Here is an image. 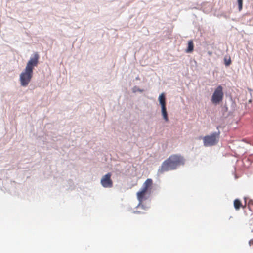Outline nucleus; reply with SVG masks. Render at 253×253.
<instances>
[{
	"mask_svg": "<svg viewBox=\"0 0 253 253\" xmlns=\"http://www.w3.org/2000/svg\"><path fill=\"white\" fill-rule=\"evenodd\" d=\"M239 11H240L243 8V0H237Z\"/></svg>",
	"mask_w": 253,
	"mask_h": 253,
	"instance_id": "4468645a",
	"label": "nucleus"
},
{
	"mask_svg": "<svg viewBox=\"0 0 253 253\" xmlns=\"http://www.w3.org/2000/svg\"><path fill=\"white\" fill-rule=\"evenodd\" d=\"M158 101L161 107L166 106V97L165 93H162L159 95Z\"/></svg>",
	"mask_w": 253,
	"mask_h": 253,
	"instance_id": "0eeeda50",
	"label": "nucleus"
},
{
	"mask_svg": "<svg viewBox=\"0 0 253 253\" xmlns=\"http://www.w3.org/2000/svg\"><path fill=\"white\" fill-rule=\"evenodd\" d=\"M139 207H140L142 209L145 210H147L149 208V207L145 206L144 204H142L141 203V205Z\"/></svg>",
	"mask_w": 253,
	"mask_h": 253,
	"instance_id": "f3484780",
	"label": "nucleus"
},
{
	"mask_svg": "<svg viewBox=\"0 0 253 253\" xmlns=\"http://www.w3.org/2000/svg\"><path fill=\"white\" fill-rule=\"evenodd\" d=\"M152 184H153L152 180L150 178H148L144 182V183H143L142 186L148 189L149 188L151 187Z\"/></svg>",
	"mask_w": 253,
	"mask_h": 253,
	"instance_id": "9b49d317",
	"label": "nucleus"
},
{
	"mask_svg": "<svg viewBox=\"0 0 253 253\" xmlns=\"http://www.w3.org/2000/svg\"><path fill=\"white\" fill-rule=\"evenodd\" d=\"M148 190V189H147L146 188H145L142 186L140 191L142 193H144V194H145L147 193Z\"/></svg>",
	"mask_w": 253,
	"mask_h": 253,
	"instance_id": "dca6fc26",
	"label": "nucleus"
},
{
	"mask_svg": "<svg viewBox=\"0 0 253 253\" xmlns=\"http://www.w3.org/2000/svg\"><path fill=\"white\" fill-rule=\"evenodd\" d=\"M234 206L236 210H239L242 206V203L241 201L238 199H236L234 201Z\"/></svg>",
	"mask_w": 253,
	"mask_h": 253,
	"instance_id": "f8f14e48",
	"label": "nucleus"
},
{
	"mask_svg": "<svg viewBox=\"0 0 253 253\" xmlns=\"http://www.w3.org/2000/svg\"><path fill=\"white\" fill-rule=\"evenodd\" d=\"M194 50V43L192 40H189L188 42L187 47L185 52L187 53H192Z\"/></svg>",
	"mask_w": 253,
	"mask_h": 253,
	"instance_id": "6e6552de",
	"label": "nucleus"
},
{
	"mask_svg": "<svg viewBox=\"0 0 253 253\" xmlns=\"http://www.w3.org/2000/svg\"><path fill=\"white\" fill-rule=\"evenodd\" d=\"M144 195L145 194L140 192V191L137 193V199L139 202L138 205L136 207V208H138L141 205V203L142 202V200L144 197Z\"/></svg>",
	"mask_w": 253,
	"mask_h": 253,
	"instance_id": "9d476101",
	"label": "nucleus"
},
{
	"mask_svg": "<svg viewBox=\"0 0 253 253\" xmlns=\"http://www.w3.org/2000/svg\"><path fill=\"white\" fill-rule=\"evenodd\" d=\"M134 213H140V212L139 211H134L133 212Z\"/></svg>",
	"mask_w": 253,
	"mask_h": 253,
	"instance_id": "6ab92c4d",
	"label": "nucleus"
},
{
	"mask_svg": "<svg viewBox=\"0 0 253 253\" xmlns=\"http://www.w3.org/2000/svg\"><path fill=\"white\" fill-rule=\"evenodd\" d=\"M112 174L108 172L102 176L101 179V184L104 188H111L113 186V181L111 178Z\"/></svg>",
	"mask_w": 253,
	"mask_h": 253,
	"instance_id": "423d86ee",
	"label": "nucleus"
},
{
	"mask_svg": "<svg viewBox=\"0 0 253 253\" xmlns=\"http://www.w3.org/2000/svg\"><path fill=\"white\" fill-rule=\"evenodd\" d=\"M219 126H217V131L214 132L209 135H206L203 138V143L205 146H212L216 145L219 138L220 132L219 130Z\"/></svg>",
	"mask_w": 253,
	"mask_h": 253,
	"instance_id": "f03ea898",
	"label": "nucleus"
},
{
	"mask_svg": "<svg viewBox=\"0 0 253 253\" xmlns=\"http://www.w3.org/2000/svg\"><path fill=\"white\" fill-rule=\"evenodd\" d=\"M223 109L224 111L227 112L228 111L227 106L226 105H225L223 107Z\"/></svg>",
	"mask_w": 253,
	"mask_h": 253,
	"instance_id": "a211bd4d",
	"label": "nucleus"
},
{
	"mask_svg": "<svg viewBox=\"0 0 253 253\" xmlns=\"http://www.w3.org/2000/svg\"><path fill=\"white\" fill-rule=\"evenodd\" d=\"M223 97V87L221 85H219L214 90L211 100L213 104L218 105L222 102Z\"/></svg>",
	"mask_w": 253,
	"mask_h": 253,
	"instance_id": "7ed1b4c3",
	"label": "nucleus"
},
{
	"mask_svg": "<svg viewBox=\"0 0 253 253\" xmlns=\"http://www.w3.org/2000/svg\"><path fill=\"white\" fill-rule=\"evenodd\" d=\"M33 74V72L25 69L21 72L20 75L19 80L22 86L25 87L28 85L32 78Z\"/></svg>",
	"mask_w": 253,
	"mask_h": 253,
	"instance_id": "20e7f679",
	"label": "nucleus"
},
{
	"mask_svg": "<svg viewBox=\"0 0 253 253\" xmlns=\"http://www.w3.org/2000/svg\"><path fill=\"white\" fill-rule=\"evenodd\" d=\"M139 79H140V78H139V76H137V77L135 78V80H139Z\"/></svg>",
	"mask_w": 253,
	"mask_h": 253,
	"instance_id": "aec40b11",
	"label": "nucleus"
},
{
	"mask_svg": "<svg viewBox=\"0 0 253 253\" xmlns=\"http://www.w3.org/2000/svg\"><path fill=\"white\" fill-rule=\"evenodd\" d=\"M184 159L181 156L171 155L165 160L158 169V172L163 173L164 172L175 169L178 166L184 164Z\"/></svg>",
	"mask_w": 253,
	"mask_h": 253,
	"instance_id": "f257e3e1",
	"label": "nucleus"
},
{
	"mask_svg": "<svg viewBox=\"0 0 253 253\" xmlns=\"http://www.w3.org/2000/svg\"><path fill=\"white\" fill-rule=\"evenodd\" d=\"M224 63L226 67H228L231 64V60L230 57L227 58V57H225L224 58Z\"/></svg>",
	"mask_w": 253,
	"mask_h": 253,
	"instance_id": "ddd939ff",
	"label": "nucleus"
},
{
	"mask_svg": "<svg viewBox=\"0 0 253 253\" xmlns=\"http://www.w3.org/2000/svg\"><path fill=\"white\" fill-rule=\"evenodd\" d=\"M137 91H138V92H141H141H143V89H140V88H138V87L137 86H134V87H133V92H137Z\"/></svg>",
	"mask_w": 253,
	"mask_h": 253,
	"instance_id": "2eb2a0df",
	"label": "nucleus"
},
{
	"mask_svg": "<svg viewBox=\"0 0 253 253\" xmlns=\"http://www.w3.org/2000/svg\"><path fill=\"white\" fill-rule=\"evenodd\" d=\"M161 108V114L163 117V118L166 122H168L169 121V117L168 114V111L167 109L166 106L162 107Z\"/></svg>",
	"mask_w": 253,
	"mask_h": 253,
	"instance_id": "1a4fd4ad",
	"label": "nucleus"
},
{
	"mask_svg": "<svg viewBox=\"0 0 253 253\" xmlns=\"http://www.w3.org/2000/svg\"><path fill=\"white\" fill-rule=\"evenodd\" d=\"M39 55L37 52L34 54V57H31L28 61L25 69L33 72L35 67H36L39 63Z\"/></svg>",
	"mask_w": 253,
	"mask_h": 253,
	"instance_id": "39448f33",
	"label": "nucleus"
}]
</instances>
